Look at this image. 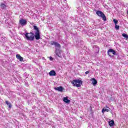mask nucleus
Instances as JSON below:
<instances>
[{
    "label": "nucleus",
    "instance_id": "nucleus-10",
    "mask_svg": "<svg viewBox=\"0 0 128 128\" xmlns=\"http://www.w3.org/2000/svg\"><path fill=\"white\" fill-rule=\"evenodd\" d=\"M56 74V71H54V70H52L49 72V75L50 76H55Z\"/></svg>",
    "mask_w": 128,
    "mask_h": 128
},
{
    "label": "nucleus",
    "instance_id": "nucleus-22",
    "mask_svg": "<svg viewBox=\"0 0 128 128\" xmlns=\"http://www.w3.org/2000/svg\"><path fill=\"white\" fill-rule=\"evenodd\" d=\"M50 60H54V58H52V57H50Z\"/></svg>",
    "mask_w": 128,
    "mask_h": 128
},
{
    "label": "nucleus",
    "instance_id": "nucleus-11",
    "mask_svg": "<svg viewBox=\"0 0 128 128\" xmlns=\"http://www.w3.org/2000/svg\"><path fill=\"white\" fill-rule=\"evenodd\" d=\"M16 58L17 60H19L20 62H22V60H24V58L22 57L20 54H17L16 55Z\"/></svg>",
    "mask_w": 128,
    "mask_h": 128
},
{
    "label": "nucleus",
    "instance_id": "nucleus-20",
    "mask_svg": "<svg viewBox=\"0 0 128 128\" xmlns=\"http://www.w3.org/2000/svg\"><path fill=\"white\" fill-rule=\"evenodd\" d=\"M113 22H114L115 24V25L116 24H118V20H116V19H114V20H113Z\"/></svg>",
    "mask_w": 128,
    "mask_h": 128
},
{
    "label": "nucleus",
    "instance_id": "nucleus-5",
    "mask_svg": "<svg viewBox=\"0 0 128 128\" xmlns=\"http://www.w3.org/2000/svg\"><path fill=\"white\" fill-rule=\"evenodd\" d=\"M50 44L51 46H54L56 50V48H62L60 44H58V42H56L52 41L50 42Z\"/></svg>",
    "mask_w": 128,
    "mask_h": 128
},
{
    "label": "nucleus",
    "instance_id": "nucleus-19",
    "mask_svg": "<svg viewBox=\"0 0 128 128\" xmlns=\"http://www.w3.org/2000/svg\"><path fill=\"white\" fill-rule=\"evenodd\" d=\"M116 30H120V26H118L116 24L115 25Z\"/></svg>",
    "mask_w": 128,
    "mask_h": 128
},
{
    "label": "nucleus",
    "instance_id": "nucleus-2",
    "mask_svg": "<svg viewBox=\"0 0 128 128\" xmlns=\"http://www.w3.org/2000/svg\"><path fill=\"white\" fill-rule=\"evenodd\" d=\"M24 36L27 40L32 41L34 40V34L32 32H30V33L26 32Z\"/></svg>",
    "mask_w": 128,
    "mask_h": 128
},
{
    "label": "nucleus",
    "instance_id": "nucleus-16",
    "mask_svg": "<svg viewBox=\"0 0 128 128\" xmlns=\"http://www.w3.org/2000/svg\"><path fill=\"white\" fill-rule=\"evenodd\" d=\"M6 104H8V108H12V104H10V102H8V101L6 100Z\"/></svg>",
    "mask_w": 128,
    "mask_h": 128
},
{
    "label": "nucleus",
    "instance_id": "nucleus-1",
    "mask_svg": "<svg viewBox=\"0 0 128 128\" xmlns=\"http://www.w3.org/2000/svg\"><path fill=\"white\" fill-rule=\"evenodd\" d=\"M71 84H73V86H76V88H80L82 84V81L80 80H75L72 81Z\"/></svg>",
    "mask_w": 128,
    "mask_h": 128
},
{
    "label": "nucleus",
    "instance_id": "nucleus-13",
    "mask_svg": "<svg viewBox=\"0 0 128 128\" xmlns=\"http://www.w3.org/2000/svg\"><path fill=\"white\" fill-rule=\"evenodd\" d=\"M0 8H2V10H4V8H6V4L4 3H1L0 4Z\"/></svg>",
    "mask_w": 128,
    "mask_h": 128
},
{
    "label": "nucleus",
    "instance_id": "nucleus-15",
    "mask_svg": "<svg viewBox=\"0 0 128 128\" xmlns=\"http://www.w3.org/2000/svg\"><path fill=\"white\" fill-rule=\"evenodd\" d=\"M91 80H92V84L94 85L96 84H98V81L94 78H92V79H91Z\"/></svg>",
    "mask_w": 128,
    "mask_h": 128
},
{
    "label": "nucleus",
    "instance_id": "nucleus-17",
    "mask_svg": "<svg viewBox=\"0 0 128 128\" xmlns=\"http://www.w3.org/2000/svg\"><path fill=\"white\" fill-rule=\"evenodd\" d=\"M110 112V110L103 108L102 109V114H104V112Z\"/></svg>",
    "mask_w": 128,
    "mask_h": 128
},
{
    "label": "nucleus",
    "instance_id": "nucleus-21",
    "mask_svg": "<svg viewBox=\"0 0 128 128\" xmlns=\"http://www.w3.org/2000/svg\"><path fill=\"white\" fill-rule=\"evenodd\" d=\"M86 74H90V72L89 71H86V72H85Z\"/></svg>",
    "mask_w": 128,
    "mask_h": 128
},
{
    "label": "nucleus",
    "instance_id": "nucleus-3",
    "mask_svg": "<svg viewBox=\"0 0 128 128\" xmlns=\"http://www.w3.org/2000/svg\"><path fill=\"white\" fill-rule=\"evenodd\" d=\"M34 29L36 30L35 34L34 35L36 40H38L40 39V29L36 26H34Z\"/></svg>",
    "mask_w": 128,
    "mask_h": 128
},
{
    "label": "nucleus",
    "instance_id": "nucleus-18",
    "mask_svg": "<svg viewBox=\"0 0 128 128\" xmlns=\"http://www.w3.org/2000/svg\"><path fill=\"white\" fill-rule=\"evenodd\" d=\"M122 36H124V38H125L128 40V34H122Z\"/></svg>",
    "mask_w": 128,
    "mask_h": 128
},
{
    "label": "nucleus",
    "instance_id": "nucleus-12",
    "mask_svg": "<svg viewBox=\"0 0 128 128\" xmlns=\"http://www.w3.org/2000/svg\"><path fill=\"white\" fill-rule=\"evenodd\" d=\"M63 101L64 102H66V104H70V100H68V97L64 98Z\"/></svg>",
    "mask_w": 128,
    "mask_h": 128
},
{
    "label": "nucleus",
    "instance_id": "nucleus-23",
    "mask_svg": "<svg viewBox=\"0 0 128 128\" xmlns=\"http://www.w3.org/2000/svg\"><path fill=\"white\" fill-rule=\"evenodd\" d=\"M106 108H108V106H106Z\"/></svg>",
    "mask_w": 128,
    "mask_h": 128
},
{
    "label": "nucleus",
    "instance_id": "nucleus-14",
    "mask_svg": "<svg viewBox=\"0 0 128 128\" xmlns=\"http://www.w3.org/2000/svg\"><path fill=\"white\" fill-rule=\"evenodd\" d=\"M108 124L110 126H114V120H110L108 122Z\"/></svg>",
    "mask_w": 128,
    "mask_h": 128
},
{
    "label": "nucleus",
    "instance_id": "nucleus-8",
    "mask_svg": "<svg viewBox=\"0 0 128 128\" xmlns=\"http://www.w3.org/2000/svg\"><path fill=\"white\" fill-rule=\"evenodd\" d=\"M112 53V54L114 55L116 54V51L114 50L112 48H110L108 51V54L110 56H112L111 55L110 53Z\"/></svg>",
    "mask_w": 128,
    "mask_h": 128
},
{
    "label": "nucleus",
    "instance_id": "nucleus-7",
    "mask_svg": "<svg viewBox=\"0 0 128 128\" xmlns=\"http://www.w3.org/2000/svg\"><path fill=\"white\" fill-rule=\"evenodd\" d=\"M19 22L22 26L26 25V24H28V22L26 21V20L22 18L19 20Z\"/></svg>",
    "mask_w": 128,
    "mask_h": 128
},
{
    "label": "nucleus",
    "instance_id": "nucleus-6",
    "mask_svg": "<svg viewBox=\"0 0 128 128\" xmlns=\"http://www.w3.org/2000/svg\"><path fill=\"white\" fill-rule=\"evenodd\" d=\"M55 54L58 58H60L61 54H62V50L56 48L55 50Z\"/></svg>",
    "mask_w": 128,
    "mask_h": 128
},
{
    "label": "nucleus",
    "instance_id": "nucleus-9",
    "mask_svg": "<svg viewBox=\"0 0 128 128\" xmlns=\"http://www.w3.org/2000/svg\"><path fill=\"white\" fill-rule=\"evenodd\" d=\"M54 90H58V92H64V88L62 86H60L57 87V88H55Z\"/></svg>",
    "mask_w": 128,
    "mask_h": 128
},
{
    "label": "nucleus",
    "instance_id": "nucleus-4",
    "mask_svg": "<svg viewBox=\"0 0 128 128\" xmlns=\"http://www.w3.org/2000/svg\"><path fill=\"white\" fill-rule=\"evenodd\" d=\"M96 14L97 16H100V18H102V20H103L104 22L106 20V15L104 14V12H102L100 10H98L96 12Z\"/></svg>",
    "mask_w": 128,
    "mask_h": 128
}]
</instances>
